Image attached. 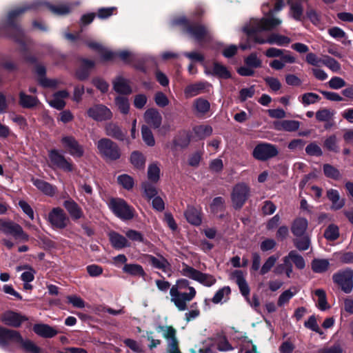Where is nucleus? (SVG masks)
Segmentation results:
<instances>
[{
  "mask_svg": "<svg viewBox=\"0 0 353 353\" xmlns=\"http://www.w3.org/2000/svg\"><path fill=\"white\" fill-rule=\"evenodd\" d=\"M314 294L318 296V307L321 310H326L330 307L327 301L325 291L323 289H317Z\"/></svg>",
  "mask_w": 353,
  "mask_h": 353,
  "instance_id": "45",
  "label": "nucleus"
},
{
  "mask_svg": "<svg viewBox=\"0 0 353 353\" xmlns=\"http://www.w3.org/2000/svg\"><path fill=\"white\" fill-rule=\"evenodd\" d=\"M43 6L48 8L53 14L57 15L67 14L71 10L68 5L54 6L43 1H37L32 3L15 8L10 11L8 14L6 22V32L8 35L16 41L21 42L23 37V31L17 23V19L26 11L37 10Z\"/></svg>",
  "mask_w": 353,
  "mask_h": 353,
  "instance_id": "1",
  "label": "nucleus"
},
{
  "mask_svg": "<svg viewBox=\"0 0 353 353\" xmlns=\"http://www.w3.org/2000/svg\"><path fill=\"white\" fill-rule=\"evenodd\" d=\"M105 131L108 136L119 141H123L126 137V132L123 131L118 125L114 123L106 124Z\"/></svg>",
  "mask_w": 353,
  "mask_h": 353,
  "instance_id": "25",
  "label": "nucleus"
},
{
  "mask_svg": "<svg viewBox=\"0 0 353 353\" xmlns=\"http://www.w3.org/2000/svg\"><path fill=\"white\" fill-rule=\"evenodd\" d=\"M320 97L313 92H307L302 95V103L305 105L315 103L320 100Z\"/></svg>",
  "mask_w": 353,
  "mask_h": 353,
  "instance_id": "61",
  "label": "nucleus"
},
{
  "mask_svg": "<svg viewBox=\"0 0 353 353\" xmlns=\"http://www.w3.org/2000/svg\"><path fill=\"white\" fill-rule=\"evenodd\" d=\"M210 85L207 82H197L188 85L185 88V94L188 97H194L201 93Z\"/></svg>",
  "mask_w": 353,
  "mask_h": 353,
  "instance_id": "31",
  "label": "nucleus"
},
{
  "mask_svg": "<svg viewBox=\"0 0 353 353\" xmlns=\"http://www.w3.org/2000/svg\"><path fill=\"white\" fill-rule=\"evenodd\" d=\"M157 330L158 332H163L164 338L170 340L167 353H180L179 343L176 337V330L172 326L162 325H159Z\"/></svg>",
  "mask_w": 353,
  "mask_h": 353,
  "instance_id": "14",
  "label": "nucleus"
},
{
  "mask_svg": "<svg viewBox=\"0 0 353 353\" xmlns=\"http://www.w3.org/2000/svg\"><path fill=\"white\" fill-rule=\"evenodd\" d=\"M131 163L137 168H142L145 164L143 155L138 152H134L130 157Z\"/></svg>",
  "mask_w": 353,
  "mask_h": 353,
  "instance_id": "54",
  "label": "nucleus"
},
{
  "mask_svg": "<svg viewBox=\"0 0 353 353\" xmlns=\"http://www.w3.org/2000/svg\"><path fill=\"white\" fill-rule=\"evenodd\" d=\"M335 283L339 285L346 294L350 293L353 288V270L346 269L343 272L334 274L332 276Z\"/></svg>",
  "mask_w": 353,
  "mask_h": 353,
  "instance_id": "11",
  "label": "nucleus"
},
{
  "mask_svg": "<svg viewBox=\"0 0 353 353\" xmlns=\"http://www.w3.org/2000/svg\"><path fill=\"white\" fill-rule=\"evenodd\" d=\"M245 63L252 68H257L261 67L262 62L256 54L252 53L245 59Z\"/></svg>",
  "mask_w": 353,
  "mask_h": 353,
  "instance_id": "53",
  "label": "nucleus"
},
{
  "mask_svg": "<svg viewBox=\"0 0 353 353\" xmlns=\"http://www.w3.org/2000/svg\"><path fill=\"white\" fill-rule=\"evenodd\" d=\"M290 261H292L295 266L300 270H303L305 267V262L301 255L295 250L290 251L286 256Z\"/></svg>",
  "mask_w": 353,
  "mask_h": 353,
  "instance_id": "41",
  "label": "nucleus"
},
{
  "mask_svg": "<svg viewBox=\"0 0 353 353\" xmlns=\"http://www.w3.org/2000/svg\"><path fill=\"white\" fill-rule=\"evenodd\" d=\"M308 222L305 218L296 219L291 226V231L292 234L296 237L305 235L307 229Z\"/></svg>",
  "mask_w": 353,
  "mask_h": 353,
  "instance_id": "27",
  "label": "nucleus"
},
{
  "mask_svg": "<svg viewBox=\"0 0 353 353\" xmlns=\"http://www.w3.org/2000/svg\"><path fill=\"white\" fill-rule=\"evenodd\" d=\"M181 273L183 276L195 280L208 287L213 285L216 281L214 276L203 273L184 263L183 264Z\"/></svg>",
  "mask_w": 353,
  "mask_h": 353,
  "instance_id": "6",
  "label": "nucleus"
},
{
  "mask_svg": "<svg viewBox=\"0 0 353 353\" xmlns=\"http://www.w3.org/2000/svg\"><path fill=\"white\" fill-rule=\"evenodd\" d=\"M274 130L278 131L294 132L299 128L300 123L295 120H279L272 123Z\"/></svg>",
  "mask_w": 353,
  "mask_h": 353,
  "instance_id": "20",
  "label": "nucleus"
},
{
  "mask_svg": "<svg viewBox=\"0 0 353 353\" xmlns=\"http://www.w3.org/2000/svg\"><path fill=\"white\" fill-rule=\"evenodd\" d=\"M142 188L144 191L145 196L148 199H151L152 198L157 196V190L152 184H150L148 182H144L142 184Z\"/></svg>",
  "mask_w": 353,
  "mask_h": 353,
  "instance_id": "55",
  "label": "nucleus"
},
{
  "mask_svg": "<svg viewBox=\"0 0 353 353\" xmlns=\"http://www.w3.org/2000/svg\"><path fill=\"white\" fill-rule=\"evenodd\" d=\"M323 172L327 177L333 179H339L341 177L339 170L330 164H325L323 165Z\"/></svg>",
  "mask_w": 353,
  "mask_h": 353,
  "instance_id": "52",
  "label": "nucleus"
},
{
  "mask_svg": "<svg viewBox=\"0 0 353 353\" xmlns=\"http://www.w3.org/2000/svg\"><path fill=\"white\" fill-rule=\"evenodd\" d=\"M231 293V290L229 286H225L221 289H219L213 298L212 299V301L214 304H218L221 303L223 300L227 299L229 297V295Z\"/></svg>",
  "mask_w": 353,
  "mask_h": 353,
  "instance_id": "42",
  "label": "nucleus"
},
{
  "mask_svg": "<svg viewBox=\"0 0 353 353\" xmlns=\"http://www.w3.org/2000/svg\"><path fill=\"white\" fill-rule=\"evenodd\" d=\"M288 3L290 6V14L296 21H301L303 8L300 2H294L292 0H288Z\"/></svg>",
  "mask_w": 353,
  "mask_h": 353,
  "instance_id": "36",
  "label": "nucleus"
},
{
  "mask_svg": "<svg viewBox=\"0 0 353 353\" xmlns=\"http://www.w3.org/2000/svg\"><path fill=\"white\" fill-rule=\"evenodd\" d=\"M330 265L327 259H315L312 261V270L316 273H322L325 272Z\"/></svg>",
  "mask_w": 353,
  "mask_h": 353,
  "instance_id": "40",
  "label": "nucleus"
},
{
  "mask_svg": "<svg viewBox=\"0 0 353 353\" xmlns=\"http://www.w3.org/2000/svg\"><path fill=\"white\" fill-rule=\"evenodd\" d=\"M323 236L327 241H336L340 236L339 227L334 223L330 224L325 230Z\"/></svg>",
  "mask_w": 353,
  "mask_h": 353,
  "instance_id": "39",
  "label": "nucleus"
},
{
  "mask_svg": "<svg viewBox=\"0 0 353 353\" xmlns=\"http://www.w3.org/2000/svg\"><path fill=\"white\" fill-rule=\"evenodd\" d=\"M63 206L73 220H77L83 216V212L79 205L72 199L64 201Z\"/></svg>",
  "mask_w": 353,
  "mask_h": 353,
  "instance_id": "26",
  "label": "nucleus"
},
{
  "mask_svg": "<svg viewBox=\"0 0 353 353\" xmlns=\"http://www.w3.org/2000/svg\"><path fill=\"white\" fill-rule=\"evenodd\" d=\"M170 301L179 311H185L188 308L187 303L196 296V290L190 286L186 279H179L173 285L170 290Z\"/></svg>",
  "mask_w": 353,
  "mask_h": 353,
  "instance_id": "2",
  "label": "nucleus"
},
{
  "mask_svg": "<svg viewBox=\"0 0 353 353\" xmlns=\"http://www.w3.org/2000/svg\"><path fill=\"white\" fill-rule=\"evenodd\" d=\"M21 336L18 331L0 327L1 345L6 346L10 341L17 343L19 340L21 339Z\"/></svg>",
  "mask_w": 353,
  "mask_h": 353,
  "instance_id": "19",
  "label": "nucleus"
},
{
  "mask_svg": "<svg viewBox=\"0 0 353 353\" xmlns=\"http://www.w3.org/2000/svg\"><path fill=\"white\" fill-rule=\"evenodd\" d=\"M33 330L37 334L45 338H52L57 334L53 327L46 324H36Z\"/></svg>",
  "mask_w": 353,
  "mask_h": 353,
  "instance_id": "30",
  "label": "nucleus"
},
{
  "mask_svg": "<svg viewBox=\"0 0 353 353\" xmlns=\"http://www.w3.org/2000/svg\"><path fill=\"white\" fill-rule=\"evenodd\" d=\"M145 121L153 128H159L161 125L162 117L155 109H149L144 113Z\"/></svg>",
  "mask_w": 353,
  "mask_h": 353,
  "instance_id": "22",
  "label": "nucleus"
},
{
  "mask_svg": "<svg viewBox=\"0 0 353 353\" xmlns=\"http://www.w3.org/2000/svg\"><path fill=\"white\" fill-rule=\"evenodd\" d=\"M21 348L27 353H41V349L33 341L29 339H23L21 336V339L17 342Z\"/></svg>",
  "mask_w": 353,
  "mask_h": 353,
  "instance_id": "35",
  "label": "nucleus"
},
{
  "mask_svg": "<svg viewBox=\"0 0 353 353\" xmlns=\"http://www.w3.org/2000/svg\"><path fill=\"white\" fill-rule=\"evenodd\" d=\"M61 143L69 154L74 157H81L84 154L83 148L74 137L72 136L63 137Z\"/></svg>",
  "mask_w": 353,
  "mask_h": 353,
  "instance_id": "16",
  "label": "nucleus"
},
{
  "mask_svg": "<svg viewBox=\"0 0 353 353\" xmlns=\"http://www.w3.org/2000/svg\"><path fill=\"white\" fill-rule=\"evenodd\" d=\"M281 23L278 18L263 17L261 19H252L250 23L243 27V31L249 36L262 32L269 31L275 28Z\"/></svg>",
  "mask_w": 353,
  "mask_h": 353,
  "instance_id": "3",
  "label": "nucleus"
},
{
  "mask_svg": "<svg viewBox=\"0 0 353 353\" xmlns=\"http://www.w3.org/2000/svg\"><path fill=\"white\" fill-rule=\"evenodd\" d=\"M290 42L291 40L289 37L276 33L271 34L267 39L268 43L276 44L281 46L288 45Z\"/></svg>",
  "mask_w": 353,
  "mask_h": 353,
  "instance_id": "38",
  "label": "nucleus"
},
{
  "mask_svg": "<svg viewBox=\"0 0 353 353\" xmlns=\"http://www.w3.org/2000/svg\"><path fill=\"white\" fill-rule=\"evenodd\" d=\"M113 88L117 92L122 94H130L132 93V89L128 81L123 77H117L113 81Z\"/></svg>",
  "mask_w": 353,
  "mask_h": 353,
  "instance_id": "29",
  "label": "nucleus"
},
{
  "mask_svg": "<svg viewBox=\"0 0 353 353\" xmlns=\"http://www.w3.org/2000/svg\"><path fill=\"white\" fill-rule=\"evenodd\" d=\"M160 169L155 164H152L148 167V177L153 182H157L159 179Z\"/></svg>",
  "mask_w": 353,
  "mask_h": 353,
  "instance_id": "57",
  "label": "nucleus"
},
{
  "mask_svg": "<svg viewBox=\"0 0 353 353\" xmlns=\"http://www.w3.org/2000/svg\"><path fill=\"white\" fill-rule=\"evenodd\" d=\"M279 151L277 148L268 143L258 144L254 149L253 157L260 161H266L277 156Z\"/></svg>",
  "mask_w": 353,
  "mask_h": 353,
  "instance_id": "12",
  "label": "nucleus"
},
{
  "mask_svg": "<svg viewBox=\"0 0 353 353\" xmlns=\"http://www.w3.org/2000/svg\"><path fill=\"white\" fill-rule=\"evenodd\" d=\"M115 104L121 113L124 114L128 113L130 109V104L128 99L126 97L122 96L117 97L115 98Z\"/></svg>",
  "mask_w": 353,
  "mask_h": 353,
  "instance_id": "48",
  "label": "nucleus"
},
{
  "mask_svg": "<svg viewBox=\"0 0 353 353\" xmlns=\"http://www.w3.org/2000/svg\"><path fill=\"white\" fill-rule=\"evenodd\" d=\"M50 159L49 166L53 170L60 169L64 172H72L74 170V165L65 157L57 150H51L48 152Z\"/></svg>",
  "mask_w": 353,
  "mask_h": 353,
  "instance_id": "5",
  "label": "nucleus"
},
{
  "mask_svg": "<svg viewBox=\"0 0 353 353\" xmlns=\"http://www.w3.org/2000/svg\"><path fill=\"white\" fill-rule=\"evenodd\" d=\"M336 142V137L335 135H332L325 140L324 146L330 151L337 152L339 151V148Z\"/></svg>",
  "mask_w": 353,
  "mask_h": 353,
  "instance_id": "60",
  "label": "nucleus"
},
{
  "mask_svg": "<svg viewBox=\"0 0 353 353\" xmlns=\"http://www.w3.org/2000/svg\"><path fill=\"white\" fill-rule=\"evenodd\" d=\"M333 117V112L328 109H321L316 112V119L319 121H329Z\"/></svg>",
  "mask_w": 353,
  "mask_h": 353,
  "instance_id": "56",
  "label": "nucleus"
},
{
  "mask_svg": "<svg viewBox=\"0 0 353 353\" xmlns=\"http://www.w3.org/2000/svg\"><path fill=\"white\" fill-rule=\"evenodd\" d=\"M185 33L199 43L208 42L212 39L208 28L201 23H191L190 26L185 27Z\"/></svg>",
  "mask_w": 353,
  "mask_h": 353,
  "instance_id": "9",
  "label": "nucleus"
},
{
  "mask_svg": "<svg viewBox=\"0 0 353 353\" xmlns=\"http://www.w3.org/2000/svg\"><path fill=\"white\" fill-rule=\"evenodd\" d=\"M279 256L272 255L268 257L260 270V274L264 275L267 274L275 265L279 259Z\"/></svg>",
  "mask_w": 353,
  "mask_h": 353,
  "instance_id": "50",
  "label": "nucleus"
},
{
  "mask_svg": "<svg viewBox=\"0 0 353 353\" xmlns=\"http://www.w3.org/2000/svg\"><path fill=\"white\" fill-rule=\"evenodd\" d=\"M33 184L44 194L52 196L54 194L55 189L50 183L38 179H32Z\"/></svg>",
  "mask_w": 353,
  "mask_h": 353,
  "instance_id": "37",
  "label": "nucleus"
},
{
  "mask_svg": "<svg viewBox=\"0 0 353 353\" xmlns=\"http://www.w3.org/2000/svg\"><path fill=\"white\" fill-rule=\"evenodd\" d=\"M147 261L153 268L162 270L165 273L171 272V265L170 262L161 254L153 256L151 254L145 255Z\"/></svg>",
  "mask_w": 353,
  "mask_h": 353,
  "instance_id": "17",
  "label": "nucleus"
},
{
  "mask_svg": "<svg viewBox=\"0 0 353 353\" xmlns=\"http://www.w3.org/2000/svg\"><path fill=\"white\" fill-rule=\"evenodd\" d=\"M249 186L244 183L236 184L231 192L232 205L235 209H241L250 196Z\"/></svg>",
  "mask_w": 353,
  "mask_h": 353,
  "instance_id": "7",
  "label": "nucleus"
},
{
  "mask_svg": "<svg viewBox=\"0 0 353 353\" xmlns=\"http://www.w3.org/2000/svg\"><path fill=\"white\" fill-rule=\"evenodd\" d=\"M205 72L207 74H211L220 79H229L231 77V74L228 68L216 61L213 63L212 70L205 69Z\"/></svg>",
  "mask_w": 353,
  "mask_h": 353,
  "instance_id": "24",
  "label": "nucleus"
},
{
  "mask_svg": "<svg viewBox=\"0 0 353 353\" xmlns=\"http://www.w3.org/2000/svg\"><path fill=\"white\" fill-rule=\"evenodd\" d=\"M193 132L196 135L199 139H203L212 133V128L210 125H197L193 128Z\"/></svg>",
  "mask_w": 353,
  "mask_h": 353,
  "instance_id": "43",
  "label": "nucleus"
},
{
  "mask_svg": "<svg viewBox=\"0 0 353 353\" xmlns=\"http://www.w3.org/2000/svg\"><path fill=\"white\" fill-rule=\"evenodd\" d=\"M19 103L23 108H32L37 104V99L34 97L21 92Z\"/></svg>",
  "mask_w": 353,
  "mask_h": 353,
  "instance_id": "51",
  "label": "nucleus"
},
{
  "mask_svg": "<svg viewBox=\"0 0 353 353\" xmlns=\"http://www.w3.org/2000/svg\"><path fill=\"white\" fill-rule=\"evenodd\" d=\"M231 278L238 285L241 294L248 298L250 294V288L241 270H235L231 274Z\"/></svg>",
  "mask_w": 353,
  "mask_h": 353,
  "instance_id": "21",
  "label": "nucleus"
},
{
  "mask_svg": "<svg viewBox=\"0 0 353 353\" xmlns=\"http://www.w3.org/2000/svg\"><path fill=\"white\" fill-rule=\"evenodd\" d=\"M327 199L332 202L330 207L332 210H339L345 205V199L341 197L336 190L329 189L326 192Z\"/></svg>",
  "mask_w": 353,
  "mask_h": 353,
  "instance_id": "23",
  "label": "nucleus"
},
{
  "mask_svg": "<svg viewBox=\"0 0 353 353\" xmlns=\"http://www.w3.org/2000/svg\"><path fill=\"white\" fill-rule=\"evenodd\" d=\"M118 182L124 188H125L127 190L132 189L134 185L133 179L128 174H122V175L119 176L118 177Z\"/></svg>",
  "mask_w": 353,
  "mask_h": 353,
  "instance_id": "58",
  "label": "nucleus"
},
{
  "mask_svg": "<svg viewBox=\"0 0 353 353\" xmlns=\"http://www.w3.org/2000/svg\"><path fill=\"white\" fill-rule=\"evenodd\" d=\"M1 320L7 325L19 327L27 319L26 316H21L19 313L12 311H7L1 315Z\"/></svg>",
  "mask_w": 353,
  "mask_h": 353,
  "instance_id": "18",
  "label": "nucleus"
},
{
  "mask_svg": "<svg viewBox=\"0 0 353 353\" xmlns=\"http://www.w3.org/2000/svg\"><path fill=\"white\" fill-rule=\"evenodd\" d=\"M322 63L334 72L340 70L341 65L334 59L327 57L322 61Z\"/></svg>",
  "mask_w": 353,
  "mask_h": 353,
  "instance_id": "64",
  "label": "nucleus"
},
{
  "mask_svg": "<svg viewBox=\"0 0 353 353\" xmlns=\"http://www.w3.org/2000/svg\"><path fill=\"white\" fill-rule=\"evenodd\" d=\"M97 148L99 154L106 161H116L121 157V152L119 145L110 139L99 140Z\"/></svg>",
  "mask_w": 353,
  "mask_h": 353,
  "instance_id": "4",
  "label": "nucleus"
},
{
  "mask_svg": "<svg viewBox=\"0 0 353 353\" xmlns=\"http://www.w3.org/2000/svg\"><path fill=\"white\" fill-rule=\"evenodd\" d=\"M87 114L89 117L97 121L109 120L112 117L110 110L102 104L95 105L90 108Z\"/></svg>",
  "mask_w": 353,
  "mask_h": 353,
  "instance_id": "15",
  "label": "nucleus"
},
{
  "mask_svg": "<svg viewBox=\"0 0 353 353\" xmlns=\"http://www.w3.org/2000/svg\"><path fill=\"white\" fill-rule=\"evenodd\" d=\"M225 200L221 196L215 197L211 205L210 208L213 212H218L222 211L224 208Z\"/></svg>",
  "mask_w": 353,
  "mask_h": 353,
  "instance_id": "59",
  "label": "nucleus"
},
{
  "mask_svg": "<svg viewBox=\"0 0 353 353\" xmlns=\"http://www.w3.org/2000/svg\"><path fill=\"white\" fill-rule=\"evenodd\" d=\"M305 152L310 156H321L323 154L321 148L314 142L307 145Z\"/></svg>",
  "mask_w": 353,
  "mask_h": 353,
  "instance_id": "63",
  "label": "nucleus"
},
{
  "mask_svg": "<svg viewBox=\"0 0 353 353\" xmlns=\"http://www.w3.org/2000/svg\"><path fill=\"white\" fill-rule=\"evenodd\" d=\"M48 220L52 227L56 229H64L69 223V218L60 208H54L49 212Z\"/></svg>",
  "mask_w": 353,
  "mask_h": 353,
  "instance_id": "13",
  "label": "nucleus"
},
{
  "mask_svg": "<svg viewBox=\"0 0 353 353\" xmlns=\"http://www.w3.org/2000/svg\"><path fill=\"white\" fill-rule=\"evenodd\" d=\"M0 231L13 236L16 239L23 241L28 240V235L24 232L21 226L12 221H6L0 219Z\"/></svg>",
  "mask_w": 353,
  "mask_h": 353,
  "instance_id": "10",
  "label": "nucleus"
},
{
  "mask_svg": "<svg viewBox=\"0 0 353 353\" xmlns=\"http://www.w3.org/2000/svg\"><path fill=\"white\" fill-rule=\"evenodd\" d=\"M123 272L132 276L145 275V272L141 265L138 264H125L123 268Z\"/></svg>",
  "mask_w": 353,
  "mask_h": 353,
  "instance_id": "44",
  "label": "nucleus"
},
{
  "mask_svg": "<svg viewBox=\"0 0 353 353\" xmlns=\"http://www.w3.org/2000/svg\"><path fill=\"white\" fill-rule=\"evenodd\" d=\"M109 207L121 219L130 220L134 217L132 208L122 199H111Z\"/></svg>",
  "mask_w": 353,
  "mask_h": 353,
  "instance_id": "8",
  "label": "nucleus"
},
{
  "mask_svg": "<svg viewBox=\"0 0 353 353\" xmlns=\"http://www.w3.org/2000/svg\"><path fill=\"white\" fill-rule=\"evenodd\" d=\"M187 221L194 225H199L201 223V217L199 211L193 206H188L185 212Z\"/></svg>",
  "mask_w": 353,
  "mask_h": 353,
  "instance_id": "32",
  "label": "nucleus"
},
{
  "mask_svg": "<svg viewBox=\"0 0 353 353\" xmlns=\"http://www.w3.org/2000/svg\"><path fill=\"white\" fill-rule=\"evenodd\" d=\"M109 236L110 242L114 248L121 249L130 246V243L125 236L114 232L110 233Z\"/></svg>",
  "mask_w": 353,
  "mask_h": 353,
  "instance_id": "33",
  "label": "nucleus"
},
{
  "mask_svg": "<svg viewBox=\"0 0 353 353\" xmlns=\"http://www.w3.org/2000/svg\"><path fill=\"white\" fill-rule=\"evenodd\" d=\"M94 65V62L88 59L82 60V65L76 72V77L80 80L83 81L88 78L90 75V70Z\"/></svg>",
  "mask_w": 353,
  "mask_h": 353,
  "instance_id": "28",
  "label": "nucleus"
},
{
  "mask_svg": "<svg viewBox=\"0 0 353 353\" xmlns=\"http://www.w3.org/2000/svg\"><path fill=\"white\" fill-rule=\"evenodd\" d=\"M194 106L197 113L204 114L210 110V104L206 99L199 98L195 100Z\"/></svg>",
  "mask_w": 353,
  "mask_h": 353,
  "instance_id": "46",
  "label": "nucleus"
},
{
  "mask_svg": "<svg viewBox=\"0 0 353 353\" xmlns=\"http://www.w3.org/2000/svg\"><path fill=\"white\" fill-rule=\"evenodd\" d=\"M343 347L339 343H335L330 347H325L319 349L317 353H342Z\"/></svg>",
  "mask_w": 353,
  "mask_h": 353,
  "instance_id": "62",
  "label": "nucleus"
},
{
  "mask_svg": "<svg viewBox=\"0 0 353 353\" xmlns=\"http://www.w3.org/2000/svg\"><path fill=\"white\" fill-rule=\"evenodd\" d=\"M37 74L40 77L39 82L44 87H54L57 85V81L54 79H48L44 75L46 74V68L43 65H37L35 67Z\"/></svg>",
  "mask_w": 353,
  "mask_h": 353,
  "instance_id": "34",
  "label": "nucleus"
},
{
  "mask_svg": "<svg viewBox=\"0 0 353 353\" xmlns=\"http://www.w3.org/2000/svg\"><path fill=\"white\" fill-rule=\"evenodd\" d=\"M293 240L295 247L300 251H304L309 248L310 245V239L308 236L303 235Z\"/></svg>",
  "mask_w": 353,
  "mask_h": 353,
  "instance_id": "47",
  "label": "nucleus"
},
{
  "mask_svg": "<svg viewBox=\"0 0 353 353\" xmlns=\"http://www.w3.org/2000/svg\"><path fill=\"white\" fill-rule=\"evenodd\" d=\"M141 134L143 141L148 146H153L155 144L154 138L152 131L147 125H143L141 128Z\"/></svg>",
  "mask_w": 353,
  "mask_h": 353,
  "instance_id": "49",
  "label": "nucleus"
}]
</instances>
